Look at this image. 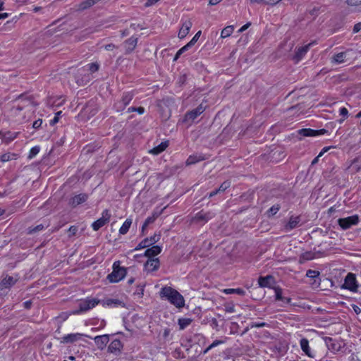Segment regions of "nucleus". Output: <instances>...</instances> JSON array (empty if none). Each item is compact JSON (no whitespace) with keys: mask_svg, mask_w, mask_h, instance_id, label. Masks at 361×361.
<instances>
[{"mask_svg":"<svg viewBox=\"0 0 361 361\" xmlns=\"http://www.w3.org/2000/svg\"><path fill=\"white\" fill-rule=\"evenodd\" d=\"M159 295L161 298H165L177 308H182L185 305L183 296L170 286H166L161 288Z\"/></svg>","mask_w":361,"mask_h":361,"instance_id":"obj_1","label":"nucleus"},{"mask_svg":"<svg viewBox=\"0 0 361 361\" xmlns=\"http://www.w3.org/2000/svg\"><path fill=\"white\" fill-rule=\"evenodd\" d=\"M126 274V269L120 267L119 261H116L113 264V271L107 276V279L111 283H117L122 280Z\"/></svg>","mask_w":361,"mask_h":361,"instance_id":"obj_2","label":"nucleus"},{"mask_svg":"<svg viewBox=\"0 0 361 361\" xmlns=\"http://www.w3.org/2000/svg\"><path fill=\"white\" fill-rule=\"evenodd\" d=\"M359 216L355 214L346 218H341L338 219V224L343 230L350 228L352 226L357 225L359 223Z\"/></svg>","mask_w":361,"mask_h":361,"instance_id":"obj_3","label":"nucleus"},{"mask_svg":"<svg viewBox=\"0 0 361 361\" xmlns=\"http://www.w3.org/2000/svg\"><path fill=\"white\" fill-rule=\"evenodd\" d=\"M133 93L132 92H124L121 99L116 102L114 104V108L117 111H122L127 105L131 102L133 98Z\"/></svg>","mask_w":361,"mask_h":361,"instance_id":"obj_4","label":"nucleus"},{"mask_svg":"<svg viewBox=\"0 0 361 361\" xmlns=\"http://www.w3.org/2000/svg\"><path fill=\"white\" fill-rule=\"evenodd\" d=\"M99 302V301L94 298L82 300L79 303V310L74 311L73 313L80 314L81 312H87V310L94 307Z\"/></svg>","mask_w":361,"mask_h":361,"instance_id":"obj_5","label":"nucleus"},{"mask_svg":"<svg viewBox=\"0 0 361 361\" xmlns=\"http://www.w3.org/2000/svg\"><path fill=\"white\" fill-rule=\"evenodd\" d=\"M205 107L202 104L199 105L197 108L188 111L184 117V121L191 124L195 118L204 112Z\"/></svg>","mask_w":361,"mask_h":361,"instance_id":"obj_6","label":"nucleus"},{"mask_svg":"<svg viewBox=\"0 0 361 361\" xmlns=\"http://www.w3.org/2000/svg\"><path fill=\"white\" fill-rule=\"evenodd\" d=\"M111 217V214L108 209H105L102 212L101 218L92 223V227L94 231H98L100 228L104 226L106 223L109 222Z\"/></svg>","mask_w":361,"mask_h":361,"instance_id":"obj_7","label":"nucleus"},{"mask_svg":"<svg viewBox=\"0 0 361 361\" xmlns=\"http://www.w3.org/2000/svg\"><path fill=\"white\" fill-rule=\"evenodd\" d=\"M213 216L214 214L211 212L200 211L195 215L192 221L196 223L205 224L212 219Z\"/></svg>","mask_w":361,"mask_h":361,"instance_id":"obj_8","label":"nucleus"},{"mask_svg":"<svg viewBox=\"0 0 361 361\" xmlns=\"http://www.w3.org/2000/svg\"><path fill=\"white\" fill-rule=\"evenodd\" d=\"M298 135L302 137H315L324 135L327 133L325 129L313 130L310 128H302L298 131Z\"/></svg>","mask_w":361,"mask_h":361,"instance_id":"obj_9","label":"nucleus"},{"mask_svg":"<svg viewBox=\"0 0 361 361\" xmlns=\"http://www.w3.org/2000/svg\"><path fill=\"white\" fill-rule=\"evenodd\" d=\"M342 287L352 291H356L357 286L354 274L350 273L346 276Z\"/></svg>","mask_w":361,"mask_h":361,"instance_id":"obj_10","label":"nucleus"},{"mask_svg":"<svg viewBox=\"0 0 361 361\" xmlns=\"http://www.w3.org/2000/svg\"><path fill=\"white\" fill-rule=\"evenodd\" d=\"M300 221L301 219L300 216H291L288 221L284 226L285 231L288 232L294 228L299 227L301 226Z\"/></svg>","mask_w":361,"mask_h":361,"instance_id":"obj_11","label":"nucleus"},{"mask_svg":"<svg viewBox=\"0 0 361 361\" xmlns=\"http://www.w3.org/2000/svg\"><path fill=\"white\" fill-rule=\"evenodd\" d=\"M159 235L154 234L153 236L150 237V238H147L144 239L137 245L135 250L143 249L154 244L159 240Z\"/></svg>","mask_w":361,"mask_h":361,"instance_id":"obj_12","label":"nucleus"},{"mask_svg":"<svg viewBox=\"0 0 361 361\" xmlns=\"http://www.w3.org/2000/svg\"><path fill=\"white\" fill-rule=\"evenodd\" d=\"M88 336L80 333L70 334L63 336L61 339V343H73L81 339L82 337Z\"/></svg>","mask_w":361,"mask_h":361,"instance_id":"obj_13","label":"nucleus"},{"mask_svg":"<svg viewBox=\"0 0 361 361\" xmlns=\"http://www.w3.org/2000/svg\"><path fill=\"white\" fill-rule=\"evenodd\" d=\"M160 265L158 258H150L145 264V270L147 272H152L157 270Z\"/></svg>","mask_w":361,"mask_h":361,"instance_id":"obj_14","label":"nucleus"},{"mask_svg":"<svg viewBox=\"0 0 361 361\" xmlns=\"http://www.w3.org/2000/svg\"><path fill=\"white\" fill-rule=\"evenodd\" d=\"M123 345L119 339L113 340L108 347V351L116 355L119 354Z\"/></svg>","mask_w":361,"mask_h":361,"instance_id":"obj_15","label":"nucleus"},{"mask_svg":"<svg viewBox=\"0 0 361 361\" xmlns=\"http://www.w3.org/2000/svg\"><path fill=\"white\" fill-rule=\"evenodd\" d=\"M326 345L328 349L331 351H339L341 348V345L339 342L335 341L331 337L324 338Z\"/></svg>","mask_w":361,"mask_h":361,"instance_id":"obj_16","label":"nucleus"},{"mask_svg":"<svg viewBox=\"0 0 361 361\" xmlns=\"http://www.w3.org/2000/svg\"><path fill=\"white\" fill-rule=\"evenodd\" d=\"M94 341L97 348L103 350L109 341V336L108 334L97 336L94 338Z\"/></svg>","mask_w":361,"mask_h":361,"instance_id":"obj_17","label":"nucleus"},{"mask_svg":"<svg viewBox=\"0 0 361 361\" xmlns=\"http://www.w3.org/2000/svg\"><path fill=\"white\" fill-rule=\"evenodd\" d=\"M17 281L18 279L6 275L0 283V290L11 288Z\"/></svg>","mask_w":361,"mask_h":361,"instance_id":"obj_18","label":"nucleus"},{"mask_svg":"<svg viewBox=\"0 0 361 361\" xmlns=\"http://www.w3.org/2000/svg\"><path fill=\"white\" fill-rule=\"evenodd\" d=\"M192 23L190 20H187L183 23L180 29L178 32V37L183 39L188 34L190 28L192 27Z\"/></svg>","mask_w":361,"mask_h":361,"instance_id":"obj_19","label":"nucleus"},{"mask_svg":"<svg viewBox=\"0 0 361 361\" xmlns=\"http://www.w3.org/2000/svg\"><path fill=\"white\" fill-rule=\"evenodd\" d=\"M311 44H308L307 45L299 47L297 49V51H295V54L293 58L295 63L299 62L304 57V56L307 52Z\"/></svg>","mask_w":361,"mask_h":361,"instance_id":"obj_20","label":"nucleus"},{"mask_svg":"<svg viewBox=\"0 0 361 361\" xmlns=\"http://www.w3.org/2000/svg\"><path fill=\"white\" fill-rule=\"evenodd\" d=\"M272 282H274V277L271 275L259 276L258 279V284L261 288H271Z\"/></svg>","mask_w":361,"mask_h":361,"instance_id":"obj_21","label":"nucleus"},{"mask_svg":"<svg viewBox=\"0 0 361 361\" xmlns=\"http://www.w3.org/2000/svg\"><path fill=\"white\" fill-rule=\"evenodd\" d=\"M87 195L85 193H81L77 195H75L70 200V204L73 207H76L83 202H85L87 200Z\"/></svg>","mask_w":361,"mask_h":361,"instance_id":"obj_22","label":"nucleus"},{"mask_svg":"<svg viewBox=\"0 0 361 361\" xmlns=\"http://www.w3.org/2000/svg\"><path fill=\"white\" fill-rule=\"evenodd\" d=\"M18 133L11 131H0V138L3 142L8 143L13 140L18 135Z\"/></svg>","mask_w":361,"mask_h":361,"instance_id":"obj_23","label":"nucleus"},{"mask_svg":"<svg viewBox=\"0 0 361 361\" xmlns=\"http://www.w3.org/2000/svg\"><path fill=\"white\" fill-rule=\"evenodd\" d=\"M350 50H347L346 51H343L338 53L336 54H334L333 57L331 58V63H343L345 61V58L347 56L348 52H349Z\"/></svg>","mask_w":361,"mask_h":361,"instance_id":"obj_24","label":"nucleus"},{"mask_svg":"<svg viewBox=\"0 0 361 361\" xmlns=\"http://www.w3.org/2000/svg\"><path fill=\"white\" fill-rule=\"evenodd\" d=\"M161 251V248L158 245H154L150 248H148L145 252V256L148 257L149 259L153 258L156 255H159Z\"/></svg>","mask_w":361,"mask_h":361,"instance_id":"obj_25","label":"nucleus"},{"mask_svg":"<svg viewBox=\"0 0 361 361\" xmlns=\"http://www.w3.org/2000/svg\"><path fill=\"white\" fill-rule=\"evenodd\" d=\"M300 345L302 350L308 356L310 357H313V355L311 354L310 348L309 346V341L303 338L300 341Z\"/></svg>","mask_w":361,"mask_h":361,"instance_id":"obj_26","label":"nucleus"},{"mask_svg":"<svg viewBox=\"0 0 361 361\" xmlns=\"http://www.w3.org/2000/svg\"><path fill=\"white\" fill-rule=\"evenodd\" d=\"M137 43V38L133 36L125 42L126 51L131 52L134 50Z\"/></svg>","mask_w":361,"mask_h":361,"instance_id":"obj_27","label":"nucleus"},{"mask_svg":"<svg viewBox=\"0 0 361 361\" xmlns=\"http://www.w3.org/2000/svg\"><path fill=\"white\" fill-rule=\"evenodd\" d=\"M167 147H168L167 142H162L158 146L150 149L149 153L153 154L154 155L159 154L160 153L164 152L166 149Z\"/></svg>","mask_w":361,"mask_h":361,"instance_id":"obj_28","label":"nucleus"},{"mask_svg":"<svg viewBox=\"0 0 361 361\" xmlns=\"http://www.w3.org/2000/svg\"><path fill=\"white\" fill-rule=\"evenodd\" d=\"M204 157L201 154H193L190 155L186 160L187 165L195 164L200 161L204 160Z\"/></svg>","mask_w":361,"mask_h":361,"instance_id":"obj_29","label":"nucleus"},{"mask_svg":"<svg viewBox=\"0 0 361 361\" xmlns=\"http://www.w3.org/2000/svg\"><path fill=\"white\" fill-rule=\"evenodd\" d=\"M315 257V254L311 251L302 253L299 257V263L303 264L307 261L313 259Z\"/></svg>","mask_w":361,"mask_h":361,"instance_id":"obj_30","label":"nucleus"},{"mask_svg":"<svg viewBox=\"0 0 361 361\" xmlns=\"http://www.w3.org/2000/svg\"><path fill=\"white\" fill-rule=\"evenodd\" d=\"M132 224V219H127L119 229L120 234L124 235L128 233Z\"/></svg>","mask_w":361,"mask_h":361,"instance_id":"obj_31","label":"nucleus"},{"mask_svg":"<svg viewBox=\"0 0 361 361\" xmlns=\"http://www.w3.org/2000/svg\"><path fill=\"white\" fill-rule=\"evenodd\" d=\"M192 322V319L190 318H180L178 319V325L180 330L184 329L189 326Z\"/></svg>","mask_w":361,"mask_h":361,"instance_id":"obj_32","label":"nucleus"},{"mask_svg":"<svg viewBox=\"0 0 361 361\" xmlns=\"http://www.w3.org/2000/svg\"><path fill=\"white\" fill-rule=\"evenodd\" d=\"M121 303L122 302L116 299H107L105 300H102L103 306H118L120 305Z\"/></svg>","mask_w":361,"mask_h":361,"instance_id":"obj_33","label":"nucleus"},{"mask_svg":"<svg viewBox=\"0 0 361 361\" xmlns=\"http://www.w3.org/2000/svg\"><path fill=\"white\" fill-rule=\"evenodd\" d=\"M233 29H234L233 26H232V25L226 27L225 28H224L222 30L221 33V37L222 38H226V37H229L233 33Z\"/></svg>","mask_w":361,"mask_h":361,"instance_id":"obj_34","label":"nucleus"},{"mask_svg":"<svg viewBox=\"0 0 361 361\" xmlns=\"http://www.w3.org/2000/svg\"><path fill=\"white\" fill-rule=\"evenodd\" d=\"M47 226H48V225L44 226V224H39L33 228L30 227L28 228V233L29 234L35 233L37 232L42 231L45 227H47Z\"/></svg>","mask_w":361,"mask_h":361,"instance_id":"obj_35","label":"nucleus"},{"mask_svg":"<svg viewBox=\"0 0 361 361\" xmlns=\"http://www.w3.org/2000/svg\"><path fill=\"white\" fill-rule=\"evenodd\" d=\"M224 293L226 294L236 293L240 295H243L245 290L242 288H228L224 290Z\"/></svg>","mask_w":361,"mask_h":361,"instance_id":"obj_36","label":"nucleus"},{"mask_svg":"<svg viewBox=\"0 0 361 361\" xmlns=\"http://www.w3.org/2000/svg\"><path fill=\"white\" fill-rule=\"evenodd\" d=\"M96 1L94 0H85L80 4V8L82 10L87 9L93 6Z\"/></svg>","mask_w":361,"mask_h":361,"instance_id":"obj_37","label":"nucleus"},{"mask_svg":"<svg viewBox=\"0 0 361 361\" xmlns=\"http://www.w3.org/2000/svg\"><path fill=\"white\" fill-rule=\"evenodd\" d=\"M16 157V155L15 154L5 153L1 156L0 159L2 162H6L11 159H15Z\"/></svg>","mask_w":361,"mask_h":361,"instance_id":"obj_38","label":"nucleus"},{"mask_svg":"<svg viewBox=\"0 0 361 361\" xmlns=\"http://www.w3.org/2000/svg\"><path fill=\"white\" fill-rule=\"evenodd\" d=\"M281 207L279 204L273 205L268 211L267 214L268 216H272L275 215L280 209Z\"/></svg>","mask_w":361,"mask_h":361,"instance_id":"obj_39","label":"nucleus"},{"mask_svg":"<svg viewBox=\"0 0 361 361\" xmlns=\"http://www.w3.org/2000/svg\"><path fill=\"white\" fill-rule=\"evenodd\" d=\"M87 66V70L92 73L97 72L99 68V64L97 62L89 63Z\"/></svg>","mask_w":361,"mask_h":361,"instance_id":"obj_40","label":"nucleus"},{"mask_svg":"<svg viewBox=\"0 0 361 361\" xmlns=\"http://www.w3.org/2000/svg\"><path fill=\"white\" fill-rule=\"evenodd\" d=\"M274 292H275V296L276 300H283V298L282 297V289L279 287H274Z\"/></svg>","mask_w":361,"mask_h":361,"instance_id":"obj_41","label":"nucleus"},{"mask_svg":"<svg viewBox=\"0 0 361 361\" xmlns=\"http://www.w3.org/2000/svg\"><path fill=\"white\" fill-rule=\"evenodd\" d=\"M190 48V47H188V44H185L182 48H180L176 54L173 61H176L180 57V56L183 54V53L188 50Z\"/></svg>","mask_w":361,"mask_h":361,"instance_id":"obj_42","label":"nucleus"},{"mask_svg":"<svg viewBox=\"0 0 361 361\" xmlns=\"http://www.w3.org/2000/svg\"><path fill=\"white\" fill-rule=\"evenodd\" d=\"M39 149H40V148L39 146H35V147H32L30 151L28 158L32 159L34 157H35L39 153Z\"/></svg>","mask_w":361,"mask_h":361,"instance_id":"obj_43","label":"nucleus"},{"mask_svg":"<svg viewBox=\"0 0 361 361\" xmlns=\"http://www.w3.org/2000/svg\"><path fill=\"white\" fill-rule=\"evenodd\" d=\"M201 31H198L195 35L192 37V39L187 44L188 47H192L198 40L201 35Z\"/></svg>","mask_w":361,"mask_h":361,"instance_id":"obj_44","label":"nucleus"},{"mask_svg":"<svg viewBox=\"0 0 361 361\" xmlns=\"http://www.w3.org/2000/svg\"><path fill=\"white\" fill-rule=\"evenodd\" d=\"M128 113H131V112H137L139 114H144L145 112V109L142 106H140V107H133V106H131V107H129L128 109Z\"/></svg>","mask_w":361,"mask_h":361,"instance_id":"obj_45","label":"nucleus"},{"mask_svg":"<svg viewBox=\"0 0 361 361\" xmlns=\"http://www.w3.org/2000/svg\"><path fill=\"white\" fill-rule=\"evenodd\" d=\"M230 186L231 182L228 180H226L219 186V188H218V191H219V192H223Z\"/></svg>","mask_w":361,"mask_h":361,"instance_id":"obj_46","label":"nucleus"},{"mask_svg":"<svg viewBox=\"0 0 361 361\" xmlns=\"http://www.w3.org/2000/svg\"><path fill=\"white\" fill-rule=\"evenodd\" d=\"M340 115L343 117V119L339 121V123H341L348 116V111L345 107H342L340 109Z\"/></svg>","mask_w":361,"mask_h":361,"instance_id":"obj_47","label":"nucleus"},{"mask_svg":"<svg viewBox=\"0 0 361 361\" xmlns=\"http://www.w3.org/2000/svg\"><path fill=\"white\" fill-rule=\"evenodd\" d=\"M319 275V272L318 271L309 269L307 271L306 276L309 278H315Z\"/></svg>","mask_w":361,"mask_h":361,"instance_id":"obj_48","label":"nucleus"},{"mask_svg":"<svg viewBox=\"0 0 361 361\" xmlns=\"http://www.w3.org/2000/svg\"><path fill=\"white\" fill-rule=\"evenodd\" d=\"M158 216H159L158 214L154 213L151 216L147 217L145 219V222L147 225L152 224L156 220V219L158 217Z\"/></svg>","mask_w":361,"mask_h":361,"instance_id":"obj_49","label":"nucleus"},{"mask_svg":"<svg viewBox=\"0 0 361 361\" xmlns=\"http://www.w3.org/2000/svg\"><path fill=\"white\" fill-rule=\"evenodd\" d=\"M61 114H62V111H61L56 113L54 118L50 121L51 126H54L56 123H58Z\"/></svg>","mask_w":361,"mask_h":361,"instance_id":"obj_50","label":"nucleus"},{"mask_svg":"<svg viewBox=\"0 0 361 361\" xmlns=\"http://www.w3.org/2000/svg\"><path fill=\"white\" fill-rule=\"evenodd\" d=\"M267 326L265 322H252L250 324V328H261Z\"/></svg>","mask_w":361,"mask_h":361,"instance_id":"obj_51","label":"nucleus"},{"mask_svg":"<svg viewBox=\"0 0 361 361\" xmlns=\"http://www.w3.org/2000/svg\"><path fill=\"white\" fill-rule=\"evenodd\" d=\"M224 343H225V341H222V340H215L214 341L212 342V344H210L209 345V348H213L216 347L217 345H219L220 344H223Z\"/></svg>","mask_w":361,"mask_h":361,"instance_id":"obj_52","label":"nucleus"},{"mask_svg":"<svg viewBox=\"0 0 361 361\" xmlns=\"http://www.w3.org/2000/svg\"><path fill=\"white\" fill-rule=\"evenodd\" d=\"M346 3L350 6H358L361 4V0H346Z\"/></svg>","mask_w":361,"mask_h":361,"instance_id":"obj_53","label":"nucleus"},{"mask_svg":"<svg viewBox=\"0 0 361 361\" xmlns=\"http://www.w3.org/2000/svg\"><path fill=\"white\" fill-rule=\"evenodd\" d=\"M42 123V121L41 119H38L33 123L32 127L35 129H37L41 126Z\"/></svg>","mask_w":361,"mask_h":361,"instance_id":"obj_54","label":"nucleus"},{"mask_svg":"<svg viewBox=\"0 0 361 361\" xmlns=\"http://www.w3.org/2000/svg\"><path fill=\"white\" fill-rule=\"evenodd\" d=\"M361 30V22L356 23L353 27V33H357Z\"/></svg>","mask_w":361,"mask_h":361,"instance_id":"obj_55","label":"nucleus"},{"mask_svg":"<svg viewBox=\"0 0 361 361\" xmlns=\"http://www.w3.org/2000/svg\"><path fill=\"white\" fill-rule=\"evenodd\" d=\"M333 147H334L333 146L324 147L322 149V151L319 152V154H318V157H322L325 152H328L331 148H333Z\"/></svg>","mask_w":361,"mask_h":361,"instance_id":"obj_56","label":"nucleus"},{"mask_svg":"<svg viewBox=\"0 0 361 361\" xmlns=\"http://www.w3.org/2000/svg\"><path fill=\"white\" fill-rule=\"evenodd\" d=\"M281 0H265V4L274 5L279 3Z\"/></svg>","mask_w":361,"mask_h":361,"instance_id":"obj_57","label":"nucleus"},{"mask_svg":"<svg viewBox=\"0 0 361 361\" xmlns=\"http://www.w3.org/2000/svg\"><path fill=\"white\" fill-rule=\"evenodd\" d=\"M104 48L107 51H111L116 48V46L114 44H109L105 45Z\"/></svg>","mask_w":361,"mask_h":361,"instance_id":"obj_58","label":"nucleus"},{"mask_svg":"<svg viewBox=\"0 0 361 361\" xmlns=\"http://www.w3.org/2000/svg\"><path fill=\"white\" fill-rule=\"evenodd\" d=\"M170 329H165L163 332V337L164 338H167L170 334Z\"/></svg>","mask_w":361,"mask_h":361,"instance_id":"obj_59","label":"nucleus"},{"mask_svg":"<svg viewBox=\"0 0 361 361\" xmlns=\"http://www.w3.org/2000/svg\"><path fill=\"white\" fill-rule=\"evenodd\" d=\"M251 25L250 23H246L245 25H244L243 27H240V29L239 30V32H243V31H245V30H247L250 25Z\"/></svg>","mask_w":361,"mask_h":361,"instance_id":"obj_60","label":"nucleus"},{"mask_svg":"<svg viewBox=\"0 0 361 361\" xmlns=\"http://www.w3.org/2000/svg\"><path fill=\"white\" fill-rule=\"evenodd\" d=\"M353 309L357 314H359L360 313H361V309L357 305H353Z\"/></svg>","mask_w":361,"mask_h":361,"instance_id":"obj_61","label":"nucleus"},{"mask_svg":"<svg viewBox=\"0 0 361 361\" xmlns=\"http://www.w3.org/2000/svg\"><path fill=\"white\" fill-rule=\"evenodd\" d=\"M226 312H235L234 306L233 305L226 306Z\"/></svg>","mask_w":361,"mask_h":361,"instance_id":"obj_62","label":"nucleus"},{"mask_svg":"<svg viewBox=\"0 0 361 361\" xmlns=\"http://www.w3.org/2000/svg\"><path fill=\"white\" fill-rule=\"evenodd\" d=\"M218 193H219V191H218V189L214 190V191L211 192L209 194V197H214V195H217Z\"/></svg>","mask_w":361,"mask_h":361,"instance_id":"obj_63","label":"nucleus"},{"mask_svg":"<svg viewBox=\"0 0 361 361\" xmlns=\"http://www.w3.org/2000/svg\"><path fill=\"white\" fill-rule=\"evenodd\" d=\"M7 17H8V13H0V19H5Z\"/></svg>","mask_w":361,"mask_h":361,"instance_id":"obj_64","label":"nucleus"}]
</instances>
